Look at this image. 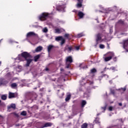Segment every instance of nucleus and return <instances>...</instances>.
Here are the masks:
<instances>
[{
  "label": "nucleus",
  "instance_id": "11",
  "mask_svg": "<svg viewBox=\"0 0 128 128\" xmlns=\"http://www.w3.org/2000/svg\"><path fill=\"white\" fill-rule=\"evenodd\" d=\"M78 2L76 4V8H82V2H84V0H77Z\"/></svg>",
  "mask_w": 128,
  "mask_h": 128
},
{
  "label": "nucleus",
  "instance_id": "40",
  "mask_svg": "<svg viewBox=\"0 0 128 128\" xmlns=\"http://www.w3.org/2000/svg\"><path fill=\"white\" fill-rule=\"evenodd\" d=\"M110 70H116V68L115 67H111L110 68Z\"/></svg>",
  "mask_w": 128,
  "mask_h": 128
},
{
  "label": "nucleus",
  "instance_id": "10",
  "mask_svg": "<svg viewBox=\"0 0 128 128\" xmlns=\"http://www.w3.org/2000/svg\"><path fill=\"white\" fill-rule=\"evenodd\" d=\"M25 60L26 62V66H30V64L32 62V59L28 58Z\"/></svg>",
  "mask_w": 128,
  "mask_h": 128
},
{
  "label": "nucleus",
  "instance_id": "51",
  "mask_svg": "<svg viewBox=\"0 0 128 128\" xmlns=\"http://www.w3.org/2000/svg\"><path fill=\"white\" fill-rule=\"evenodd\" d=\"M62 96H64V93H62Z\"/></svg>",
  "mask_w": 128,
  "mask_h": 128
},
{
  "label": "nucleus",
  "instance_id": "18",
  "mask_svg": "<svg viewBox=\"0 0 128 128\" xmlns=\"http://www.w3.org/2000/svg\"><path fill=\"white\" fill-rule=\"evenodd\" d=\"M63 38H62V36H58L56 38L55 40H56V42H60L62 40Z\"/></svg>",
  "mask_w": 128,
  "mask_h": 128
},
{
  "label": "nucleus",
  "instance_id": "48",
  "mask_svg": "<svg viewBox=\"0 0 128 128\" xmlns=\"http://www.w3.org/2000/svg\"><path fill=\"white\" fill-rule=\"evenodd\" d=\"M2 66V61H0V66Z\"/></svg>",
  "mask_w": 128,
  "mask_h": 128
},
{
  "label": "nucleus",
  "instance_id": "4",
  "mask_svg": "<svg viewBox=\"0 0 128 128\" xmlns=\"http://www.w3.org/2000/svg\"><path fill=\"white\" fill-rule=\"evenodd\" d=\"M108 56L104 58L105 62H109V60H110L114 56V53L112 52H110L108 54Z\"/></svg>",
  "mask_w": 128,
  "mask_h": 128
},
{
  "label": "nucleus",
  "instance_id": "38",
  "mask_svg": "<svg viewBox=\"0 0 128 128\" xmlns=\"http://www.w3.org/2000/svg\"><path fill=\"white\" fill-rule=\"evenodd\" d=\"M102 109L106 110V105L104 107H102Z\"/></svg>",
  "mask_w": 128,
  "mask_h": 128
},
{
  "label": "nucleus",
  "instance_id": "17",
  "mask_svg": "<svg viewBox=\"0 0 128 128\" xmlns=\"http://www.w3.org/2000/svg\"><path fill=\"white\" fill-rule=\"evenodd\" d=\"M8 98H16L15 94L10 92L9 93Z\"/></svg>",
  "mask_w": 128,
  "mask_h": 128
},
{
  "label": "nucleus",
  "instance_id": "5",
  "mask_svg": "<svg viewBox=\"0 0 128 128\" xmlns=\"http://www.w3.org/2000/svg\"><path fill=\"white\" fill-rule=\"evenodd\" d=\"M102 34L98 33L96 34V44H98L100 42H102Z\"/></svg>",
  "mask_w": 128,
  "mask_h": 128
},
{
  "label": "nucleus",
  "instance_id": "54",
  "mask_svg": "<svg viewBox=\"0 0 128 128\" xmlns=\"http://www.w3.org/2000/svg\"><path fill=\"white\" fill-rule=\"evenodd\" d=\"M100 114H97V116H100Z\"/></svg>",
  "mask_w": 128,
  "mask_h": 128
},
{
  "label": "nucleus",
  "instance_id": "21",
  "mask_svg": "<svg viewBox=\"0 0 128 128\" xmlns=\"http://www.w3.org/2000/svg\"><path fill=\"white\" fill-rule=\"evenodd\" d=\"M10 108H16V104H11L10 106L8 107V110H10Z\"/></svg>",
  "mask_w": 128,
  "mask_h": 128
},
{
  "label": "nucleus",
  "instance_id": "6",
  "mask_svg": "<svg viewBox=\"0 0 128 128\" xmlns=\"http://www.w3.org/2000/svg\"><path fill=\"white\" fill-rule=\"evenodd\" d=\"M64 50H68V52H72L74 50V48L72 46L66 45L64 48Z\"/></svg>",
  "mask_w": 128,
  "mask_h": 128
},
{
  "label": "nucleus",
  "instance_id": "14",
  "mask_svg": "<svg viewBox=\"0 0 128 128\" xmlns=\"http://www.w3.org/2000/svg\"><path fill=\"white\" fill-rule=\"evenodd\" d=\"M41 50H42V46H38L35 50L36 52H41Z\"/></svg>",
  "mask_w": 128,
  "mask_h": 128
},
{
  "label": "nucleus",
  "instance_id": "26",
  "mask_svg": "<svg viewBox=\"0 0 128 128\" xmlns=\"http://www.w3.org/2000/svg\"><path fill=\"white\" fill-rule=\"evenodd\" d=\"M90 72L91 74H94L96 72V69L95 68H93L90 70Z\"/></svg>",
  "mask_w": 128,
  "mask_h": 128
},
{
  "label": "nucleus",
  "instance_id": "16",
  "mask_svg": "<svg viewBox=\"0 0 128 128\" xmlns=\"http://www.w3.org/2000/svg\"><path fill=\"white\" fill-rule=\"evenodd\" d=\"M94 122H95V124H99V126H100V122L99 118H96V119L94 120Z\"/></svg>",
  "mask_w": 128,
  "mask_h": 128
},
{
  "label": "nucleus",
  "instance_id": "39",
  "mask_svg": "<svg viewBox=\"0 0 128 128\" xmlns=\"http://www.w3.org/2000/svg\"><path fill=\"white\" fill-rule=\"evenodd\" d=\"M14 116H16V118H18V116H18V114H16V112L14 113Z\"/></svg>",
  "mask_w": 128,
  "mask_h": 128
},
{
  "label": "nucleus",
  "instance_id": "47",
  "mask_svg": "<svg viewBox=\"0 0 128 128\" xmlns=\"http://www.w3.org/2000/svg\"><path fill=\"white\" fill-rule=\"evenodd\" d=\"M73 12H76V10H73Z\"/></svg>",
  "mask_w": 128,
  "mask_h": 128
},
{
  "label": "nucleus",
  "instance_id": "50",
  "mask_svg": "<svg viewBox=\"0 0 128 128\" xmlns=\"http://www.w3.org/2000/svg\"><path fill=\"white\" fill-rule=\"evenodd\" d=\"M60 70L61 72H64V69H61Z\"/></svg>",
  "mask_w": 128,
  "mask_h": 128
},
{
  "label": "nucleus",
  "instance_id": "8",
  "mask_svg": "<svg viewBox=\"0 0 128 128\" xmlns=\"http://www.w3.org/2000/svg\"><path fill=\"white\" fill-rule=\"evenodd\" d=\"M26 38H30V36H38V34L34 32H28L26 36Z\"/></svg>",
  "mask_w": 128,
  "mask_h": 128
},
{
  "label": "nucleus",
  "instance_id": "57",
  "mask_svg": "<svg viewBox=\"0 0 128 128\" xmlns=\"http://www.w3.org/2000/svg\"><path fill=\"white\" fill-rule=\"evenodd\" d=\"M0 116H1L0 115Z\"/></svg>",
  "mask_w": 128,
  "mask_h": 128
},
{
  "label": "nucleus",
  "instance_id": "7",
  "mask_svg": "<svg viewBox=\"0 0 128 128\" xmlns=\"http://www.w3.org/2000/svg\"><path fill=\"white\" fill-rule=\"evenodd\" d=\"M52 126V122H46L44 125H42L40 126H38V128H48L50 126Z\"/></svg>",
  "mask_w": 128,
  "mask_h": 128
},
{
  "label": "nucleus",
  "instance_id": "23",
  "mask_svg": "<svg viewBox=\"0 0 128 128\" xmlns=\"http://www.w3.org/2000/svg\"><path fill=\"white\" fill-rule=\"evenodd\" d=\"M72 96V95H70V94L67 95L65 100L66 102H68V100H70V98Z\"/></svg>",
  "mask_w": 128,
  "mask_h": 128
},
{
  "label": "nucleus",
  "instance_id": "27",
  "mask_svg": "<svg viewBox=\"0 0 128 128\" xmlns=\"http://www.w3.org/2000/svg\"><path fill=\"white\" fill-rule=\"evenodd\" d=\"M20 116H26V111H22L20 113Z\"/></svg>",
  "mask_w": 128,
  "mask_h": 128
},
{
  "label": "nucleus",
  "instance_id": "2",
  "mask_svg": "<svg viewBox=\"0 0 128 128\" xmlns=\"http://www.w3.org/2000/svg\"><path fill=\"white\" fill-rule=\"evenodd\" d=\"M74 62V60H72V56H68L66 57V68H69L70 66V64Z\"/></svg>",
  "mask_w": 128,
  "mask_h": 128
},
{
  "label": "nucleus",
  "instance_id": "42",
  "mask_svg": "<svg viewBox=\"0 0 128 128\" xmlns=\"http://www.w3.org/2000/svg\"><path fill=\"white\" fill-rule=\"evenodd\" d=\"M18 60H19L22 61V57H20V56L18 57Z\"/></svg>",
  "mask_w": 128,
  "mask_h": 128
},
{
  "label": "nucleus",
  "instance_id": "36",
  "mask_svg": "<svg viewBox=\"0 0 128 128\" xmlns=\"http://www.w3.org/2000/svg\"><path fill=\"white\" fill-rule=\"evenodd\" d=\"M64 38H68L69 36H70V34H64Z\"/></svg>",
  "mask_w": 128,
  "mask_h": 128
},
{
  "label": "nucleus",
  "instance_id": "46",
  "mask_svg": "<svg viewBox=\"0 0 128 128\" xmlns=\"http://www.w3.org/2000/svg\"><path fill=\"white\" fill-rule=\"evenodd\" d=\"M45 70H46V72H48V71L50 70V69H48V68H46V69H45Z\"/></svg>",
  "mask_w": 128,
  "mask_h": 128
},
{
  "label": "nucleus",
  "instance_id": "52",
  "mask_svg": "<svg viewBox=\"0 0 128 128\" xmlns=\"http://www.w3.org/2000/svg\"><path fill=\"white\" fill-rule=\"evenodd\" d=\"M2 40H0V44L2 42Z\"/></svg>",
  "mask_w": 128,
  "mask_h": 128
},
{
  "label": "nucleus",
  "instance_id": "13",
  "mask_svg": "<svg viewBox=\"0 0 128 128\" xmlns=\"http://www.w3.org/2000/svg\"><path fill=\"white\" fill-rule=\"evenodd\" d=\"M8 84V80H0V86L2 84H4V86H6V84Z\"/></svg>",
  "mask_w": 128,
  "mask_h": 128
},
{
  "label": "nucleus",
  "instance_id": "49",
  "mask_svg": "<svg viewBox=\"0 0 128 128\" xmlns=\"http://www.w3.org/2000/svg\"><path fill=\"white\" fill-rule=\"evenodd\" d=\"M108 76V75H106V74L102 75V78H104V76Z\"/></svg>",
  "mask_w": 128,
  "mask_h": 128
},
{
  "label": "nucleus",
  "instance_id": "53",
  "mask_svg": "<svg viewBox=\"0 0 128 128\" xmlns=\"http://www.w3.org/2000/svg\"><path fill=\"white\" fill-rule=\"evenodd\" d=\"M112 94H114V91H112Z\"/></svg>",
  "mask_w": 128,
  "mask_h": 128
},
{
  "label": "nucleus",
  "instance_id": "44",
  "mask_svg": "<svg viewBox=\"0 0 128 128\" xmlns=\"http://www.w3.org/2000/svg\"><path fill=\"white\" fill-rule=\"evenodd\" d=\"M118 106H122V102L118 103Z\"/></svg>",
  "mask_w": 128,
  "mask_h": 128
},
{
  "label": "nucleus",
  "instance_id": "37",
  "mask_svg": "<svg viewBox=\"0 0 128 128\" xmlns=\"http://www.w3.org/2000/svg\"><path fill=\"white\" fill-rule=\"evenodd\" d=\"M112 108H113L112 106H109V108H108V110H109L110 112H112Z\"/></svg>",
  "mask_w": 128,
  "mask_h": 128
},
{
  "label": "nucleus",
  "instance_id": "9",
  "mask_svg": "<svg viewBox=\"0 0 128 128\" xmlns=\"http://www.w3.org/2000/svg\"><path fill=\"white\" fill-rule=\"evenodd\" d=\"M82 128H94V125L93 124H89L88 125V124L84 123L81 126Z\"/></svg>",
  "mask_w": 128,
  "mask_h": 128
},
{
  "label": "nucleus",
  "instance_id": "28",
  "mask_svg": "<svg viewBox=\"0 0 128 128\" xmlns=\"http://www.w3.org/2000/svg\"><path fill=\"white\" fill-rule=\"evenodd\" d=\"M2 100H6V95H2L1 97Z\"/></svg>",
  "mask_w": 128,
  "mask_h": 128
},
{
  "label": "nucleus",
  "instance_id": "34",
  "mask_svg": "<svg viewBox=\"0 0 128 128\" xmlns=\"http://www.w3.org/2000/svg\"><path fill=\"white\" fill-rule=\"evenodd\" d=\"M100 48H104V45L102 44H100Z\"/></svg>",
  "mask_w": 128,
  "mask_h": 128
},
{
  "label": "nucleus",
  "instance_id": "41",
  "mask_svg": "<svg viewBox=\"0 0 128 128\" xmlns=\"http://www.w3.org/2000/svg\"><path fill=\"white\" fill-rule=\"evenodd\" d=\"M106 70H110V68H106V67L104 70V72H106Z\"/></svg>",
  "mask_w": 128,
  "mask_h": 128
},
{
  "label": "nucleus",
  "instance_id": "32",
  "mask_svg": "<svg viewBox=\"0 0 128 128\" xmlns=\"http://www.w3.org/2000/svg\"><path fill=\"white\" fill-rule=\"evenodd\" d=\"M118 24H124V22L122 20H118Z\"/></svg>",
  "mask_w": 128,
  "mask_h": 128
},
{
  "label": "nucleus",
  "instance_id": "20",
  "mask_svg": "<svg viewBox=\"0 0 128 128\" xmlns=\"http://www.w3.org/2000/svg\"><path fill=\"white\" fill-rule=\"evenodd\" d=\"M54 48V46L52 45H49L48 47V52H50V50H52V49Z\"/></svg>",
  "mask_w": 128,
  "mask_h": 128
},
{
  "label": "nucleus",
  "instance_id": "19",
  "mask_svg": "<svg viewBox=\"0 0 128 128\" xmlns=\"http://www.w3.org/2000/svg\"><path fill=\"white\" fill-rule=\"evenodd\" d=\"M40 58V54H38L37 56H36L34 57V62H38V60L39 58Z\"/></svg>",
  "mask_w": 128,
  "mask_h": 128
},
{
  "label": "nucleus",
  "instance_id": "35",
  "mask_svg": "<svg viewBox=\"0 0 128 128\" xmlns=\"http://www.w3.org/2000/svg\"><path fill=\"white\" fill-rule=\"evenodd\" d=\"M82 34H80L77 35V37L80 38H82Z\"/></svg>",
  "mask_w": 128,
  "mask_h": 128
},
{
  "label": "nucleus",
  "instance_id": "33",
  "mask_svg": "<svg viewBox=\"0 0 128 128\" xmlns=\"http://www.w3.org/2000/svg\"><path fill=\"white\" fill-rule=\"evenodd\" d=\"M48 28H45L43 29V32H48Z\"/></svg>",
  "mask_w": 128,
  "mask_h": 128
},
{
  "label": "nucleus",
  "instance_id": "29",
  "mask_svg": "<svg viewBox=\"0 0 128 128\" xmlns=\"http://www.w3.org/2000/svg\"><path fill=\"white\" fill-rule=\"evenodd\" d=\"M58 8H60V9H59V10H64V7L63 6H59Z\"/></svg>",
  "mask_w": 128,
  "mask_h": 128
},
{
  "label": "nucleus",
  "instance_id": "43",
  "mask_svg": "<svg viewBox=\"0 0 128 128\" xmlns=\"http://www.w3.org/2000/svg\"><path fill=\"white\" fill-rule=\"evenodd\" d=\"M116 58H117L116 57H114V58H113V60H114V62H116Z\"/></svg>",
  "mask_w": 128,
  "mask_h": 128
},
{
  "label": "nucleus",
  "instance_id": "55",
  "mask_svg": "<svg viewBox=\"0 0 128 128\" xmlns=\"http://www.w3.org/2000/svg\"><path fill=\"white\" fill-rule=\"evenodd\" d=\"M0 102H2V100H0Z\"/></svg>",
  "mask_w": 128,
  "mask_h": 128
},
{
  "label": "nucleus",
  "instance_id": "56",
  "mask_svg": "<svg viewBox=\"0 0 128 128\" xmlns=\"http://www.w3.org/2000/svg\"><path fill=\"white\" fill-rule=\"evenodd\" d=\"M58 92H60V90H58Z\"/></svg>",
  "mask_w": 128,
  "mask_h": 128
},
{
  "label": "nucleus",
  "instance_id": "1",
  "mask_svg": "<svg viewBox=\"0 0 128 128\" xmlns=\"http://www.w3.org/2000/svg\"><path fill=\"white\" fill-rule=\"evenodd\" d=\"M49 16L50 14L48 12H43L38 16V19L40 20H41V22H44V20H48Z\"/></svg>",
  "mask_w": 128,
  "mask_h": 128
},
{
  "label": "nucleus",
  "instance_id": "15",
  "mask_svg": "<svg viewBox=\"0 0 128 128\" xmlns=\"http://www.w3.org/2000/svg\"><path fill=\"white\" fill-rule=\"evenodd\" d=\"M86 104V100H82L81 102V108H83Z\"/></svg>",
  "mask_w": 128,
  "mask_h": 128
},
{
  "label": "nucleus",
  "instance_id": "24",
  "mask_svg": "<svg viewBox=\"0 0 128 128\" xmlns=\"http://www.w3.org/2000/svg\"><path fill=\"white\" fill-rule=\"evenodd\" d=\"M60 41L61 46H62V44H66V40L64 38H62V40Z\"/></svg>",
  "mask_w": 128,
  "mask_h": 128
},
{
  "label": "nucleus",
  "instance_id": "45",
  "mask_svg": "<svg viewBox=\"0 0 128 128\" xmlns=\"http://www.w3.org/2000/svg\"><path fill=\"white\" fill-rule=\"evenodd\" d=\"M122 90H123V92H126V88H122Z\"/></svg>",
  "mask_w": 128,
  "mask_h": 128
},
{
  "label": "nucleus",
  "instance_id": "30",
  "mask_svg": "<svg viewBox=\"0 0 128 128\" xmlns=\"http://www.w3.org/2000/svg\"><path fill=\"white\" fill-rule=\"evenodd\" d=\"M18 86V85L16 84V83H13L11 84V86L12 88H16Z\"/></svg>",
  "mask_w": 128,
  "mask_h": 128
},
{
  "label": "nucleus",
  "instance_id": "3",
  "mask_svg": "<svg viewBox=\"0 0 128 128\" xmlns=\"http://www.w3.org/2000/svg\"><path fill=\"white\" fill-rule=\"evenodd\" d=\"M21 56L24 58L26 60L28 58H32V55L26 52H24L21 54Z\"/></svg>",
  "mask_w": 128,
  "mask_h": 128
},
{
  "label": "nucleus",
  "instance_id": "25",
  "mask_svg": "<svg viewBox=\"0 0 128 128\" xmlns=\"http://www.w3.org/2000/svg\"><path fill=\"white\" fill-rule=\"evenodd\" d=\"M55 32L56 34H60L62 32V31H60V30L59 28H56Z\"/></svg>",
  "mask_w": 128,
  "mask_h": 128
},
{
  "label": "nucleus",
  "instance_id": "22",
  "mask_svg": "<svg viewBox=\"0 0 128 128\" xmlns=\"http://www.w3.org/2000/svg\"><path fill=\"white\" fill-rule=\"evenodd\" d=\"M128 40H125L124 42V48H128Z\"/></svg>",
  "mask_w": 128,
  "mask_h": 128
},
{
  "label": "nucleus",
  "instance_id": "31",
  "mask_svg": "<svg viewBox=\"0 0 128 128\" xmlns=\"http://www.w3.org/2000/svg\"><path fill=\"white\" fill-rule=\"evenodd\" d=\"M74 50H80V46H74Z\"/></svg>",
  "mask_w": 128,
  "mask_h": 128
},
{
  "label": "nucleus",
  "instance_id": "12",
  "mask_svg": "<svg viewBox=\"0 0 128 128\" xmlns=\"http://www.w3.org/2000/svg\"><path fill=\"white\" fill-rule=\"evenodd\" d=\"M78 16H79L80 18H84V12H78Z\"/></svg>",
  "mask_w": 128,
  "mask_h": 128
}]
</instances>
